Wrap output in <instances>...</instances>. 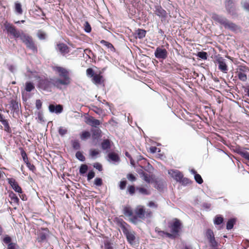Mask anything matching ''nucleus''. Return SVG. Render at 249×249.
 Segmentation results:
<instances>
[{"instance_id": "nucleus-45", "label": "nucleus", "mask_w": 249, "mask_h": 249, "mask_svg": "<svg viewBox=\"0 0 249 249\" xmlns=\"http://www.w3.org/2000/svg\"><path fill=\"white\" fill-rule=\"evenodd\" d=\"M238 77L239 79L243 82H245L247 80V74L244 72H238Z\"/></svg>"}, {"instance_id": "nucleus-13", "label": "nucleus", "mask_w": 249, "mask_h": 249, "mask_svg": "<svg viewBox=\"0 0 249 249\" xmlns=\"http://www.w3.org/2000/svg\"><path fill=\"white\" fill-rule=\"evenodd\" d=\"M168 174L173 178L176 181H180L183 177L182 173L179 170L175 169H171L168 170Z\"/></svg>"}, {"instance_id": "nucleus-8", "label": "nucleus", "mask_w": 249, "mask_h": 249, "mask_svg": "<svg viewBox=\"0 0 249 249\" xmlns=\"http://www.w3.org/2000/svg\"><path fill=\"white\" fill-rule=\"evenodd\" d=\"M249 148L236 146L233 149L235 153L239 155L241 157L249 161V152L247 151Z\"/></svg>"}, {"instance_id": "nucleus-43", "label": "nucleus", "mask_w": 249, "mask_h": 249, "mask_svg": "<svg viewBox=\"0 0 249 249\" xmlns=\"http://www.w3.org/2000/svg\"><path fill=\"white\" fill-rule=\"evenodd\" d=\"M104 249H115L113 243L107 240L104 242Z\"/></svg>"}, {"instance_id": "nucleus-20", "label": "nucleus", "mask_w": 249, "mask_h": 249, "mask_svg": "<svg viewBox=\"0 0 249 249\" xmlns=\"http://www.w3.org/2000/svg\"><path fill=\"white\" fill-rule=\"evenodd\" d=\"M86 123L91 125L92 127H96L100 124V122L97 119H94L92 116H89L87 118Z\"/></svg>"}, {"instance_id": "nucleus-31", "label": "nucleus", "mask_w": 249, "mask_h": 249, "mask_svg": "<svg viewBox=\"0 0 249 249\" xmlns=\"http://www.w3.org/2000/svg\"><path fill=\"white\" fill-rule=\"evenodd\" d=\"M88 170V166L86 164H81L79 167V174L83 176Z\"/></svg>"}, {"instance_id": "nucleus-49", "label": "nucleus", "mask_w": 249, "mask_h": 249, "mask_svg": "<svg viewBox=\"0 0 249 249\" xmlns=\"http://www.w3.org/2000/svg\"><path fill=\"white\" fill-rule=\"evenodd\" d=\"M68 132V130L66 128H64L62 126L58 128V133L61 136H64Z\"/></svg>"}, {"instance_id": "nucleus-14", "label": "nucleus", "mask_w": 249, "mask_h": 249, "mask_svg": "<svg viewBox=\"0 0 249 249\" xmlns=\"http://www.w3.org/2000/svg\"><path fill=\"white\" fill-rule=\"evenodd\" d=\"M10 108L11 111L17 115H19L20 109L19 106H20V104L16 100L12 99L10 102Z\"/></svg>"}, {"instance_id": "nucleus-28", "label": "nucleus", "mask_w": 249, "mask_h": 249, "mask_svg": "<svg viewBox=\"0 0 249 249\" xmlns=\"http://www.w3.org/2000/svg\"><path fill=\"white\" fill-rule=\"evenodd\" d=\"M123 213L126 216H132L133 213L130 206H125L123 209Z\"/></svg>"}, {"instance_id": "nucleus-24", "label": "nucleus", "mask_w": 249, "mask_h": 249, "mask_svg": "<svg viewBox=\"0 0 249 249\" xmlns=\"http://www.w3.org/2000/svg\"><path fill=\"white\" fill-rule=\"evenodd\" d=\"M92 132V138L94 140H98L101 137V130L98 128H92L91 130Z\"/></svg>"}, {"instance_id": "nucleus-6", "label": "nucleus", "mask_w": 249, "mask_h": 249, "mask_svg": "<svg viewBox=\"0 0 249 249\" xmlns=\"http://www.w3.org/2000/svg\"><path fill=\"white\" fill-rule=\"evenodd\" d=\"M4 26L7 33L12 35L14 38H19L21 36V32H20L18 31L14 26L8 23L7 21L4 22Z\"/></svg>"}, {"instance_id": "nucleus-50", "label": "nucleus", "mask_w": 249, "mask_h": 249, "mask_svg": "<svg viewBox=\"0 0 249 249\" xmlns=\"http://www.w3.org/2000/svg\"><path fill=\"white\" fill-rule=\"evenodd\" d=\"M127 192L131 195L133 196L135 193V188L133 185H129L127 189Z\"/></svg>"}, {"instance_id": "nucleus-16", "label": "nucleus", "mask_w": 249, "mask_h": 249, "mask_svg": "<svg viewBox=\"0 0 249 249\" xmlns=\"http://www.w3.org/2000/svg\"><path fill=\"white\" fill-rule=\"evenodd\" d=\"M8 183L12 187L14 191L18 193H22V191L21 187L19 186L18 182L14 178H9L7 179Z\"/></svg>"}, {"instance_id": "nucleus-53", "label": "nucleus", "mask_w": 249, "mask_h": 249, "mask_svg": "<svg viewBox=\"0 0 249 249\" xmlns=\"http://www.w3.org/2000/svg\"><path fill=\"white\" fill-rule=\"evenodd\" d=\"M95 173L93 170H90L89 171L87 174V180L88 181H90L91 179H92L95 177Z\"/></svg>"}, {"instance_id": "nucleus-11", "label": "nucleus", "mask_w": 249, "mask_h": 249, "mask_svg": "<svg viewBox=\"0 0 249 249\" xmlns=\"http://www.w3.org/2000/svg\"><path fill=\"white\" fill-rule=\"evenodd\" d=\"M154 55L157 59L164 60L167 57L168 52L165 48L158 47L156 49Z\"/></svg>"}, {"instance_id": "nucleus-23", "label": "nucleus", "mask_w": 249, "mask_h": 249, "mask_svg": "<svg viewBox=\"0 0 249 249\" xmlns=\"http://www.w3.org/2000/svg\"><path fill=\"white\" fill-rule=\"evenodd\" d=\"M101 147L103 150H108L111 148V141L108 139L103 140L101 143Z\"/></svg>"}, {"instance_id": "nucleus-15", "label": "nucleus", "mask_w": 249, "mask_h": 249, "mask_svg": "<svg viewBox=\"0 0 249 249\" xmlns=\"http://www.w3.org/2000/svg\"><path fill=\"white\" fill-rule=\"evenodd\" d=\"M216 62L218 64V69L224 73H227L228 71V67L225 62V60L222 57L216 59Z\"/></svg>"}, {"instance_id": "nucleus-26", "label": "nucleus", "mask_w": 249, "mask_h": 249, "mask_svg": "<svg viewBox=\"0 0 249 249\" xmlns=\"http://www.w3.org/2000/svg\"><path fill=\"white\" fill-rule=\"evenodd\" d=\"M9 197L10 198L11 202V203L14 205H18L19 202V199L17 196L13 192L9 193Z\"/></svg>"}, {"instance_id": "nucleus-19", "label": "nucleus", "mask_w": 249, "mask_h": 249, "mask_svg": "<svg viewBox=\"0 0 249 249\" xmlns=\"http://www.w3.org/2000/svg\"><path fill=\"white\" fill-rule=\"evenodd\" d=\"M48 231L47 229H42V231H40L38 234L37 240L38 242H43L47 238Z\"/></svg>"}, {"instance_id": "nucleus-21", "label": "nucleus", "mask_w": 249, "mask_h": 249, "mask_svg": "<svg viewBox=\"0 0 249 249\" xmlns=\"http://www.w3.org/2000/svg\"><path fill=\"white\" fill-rule=\"evenodd\" d=\"M56 49L59 51L63 55H65L69 52V47L64 43L58 44Z\"/></svg>"}, {"instance_id": "nucleus-10", "label": "nucleus", "mask_w": 249, "mask_h": 249, "mask_svg": "<svg viewBox=\"0 0 249 249\" xmlns=\"http://www.w3.org/2000/svg\"><path fill=\"white\" fill-rule=\"evenodd\" d=\"M225 8L228 13L232 16H237L235 4L232 0H227L225 3Z\"/></svg>"}, {"instance_id": "nucleus-55", "label": "nucleus", "mask_w": 249, "mask_h": 249, "mask_svg": "<svg viewBox=\"0 0 249 249\" xmlns=\"http://www.w3.org/2000/svg\"><path fill=\"white\" fill-rule=\"evenodd\" d=\"M191 182L190 180L186 178H184L183 177L181 178L180 181H179V183H182L183 185H186L189 184Z\"/></svg>"}, {"instance_id": "nucleus-58", "label": "nucleus", "mask_w": 249, "mask_h": 249, "mask_svg": "<svg viewBox=\"0 0 249 249\" xmlns=\"http://www.w3.org/2000/svg\"><path fill=\"white\" fill-rule=\"evenodd\" d=\"M94 168H96L99 171H102L103 170V167L101 164L98 162L94 163L93 164Z\"/></svg>"}, {"instance_id": "nucleus-27", "label": "nucleus", "mask_w": 249, "mask_h": 249, "mask_svg": "<svg viewBox=\"0 0 249 249\" xmlns=\"http://www.w3.org/2000/svg\"><path fill=\"white\" fill-rule=\"evenodd\" d=\"M146 31L144 29H138L136 31V34L137 36L136 38H138L139 39H142L146 35Z\"/></svg>"}, {"instance_id": "nucleus-1", "label": "nucleus", "mask_w": 249, "mask_h": 249, "mask_svg": "<svg viewBox=\"0 0 249 249\" xmlns=\"http://www.w3.org/2000/svg\"><path fill=\"white\" fill-rule=\"evenodd\" d=\"M53 70L56 72L59 78H54L55 84L56 86L61 87V90L67 88L71 83V78L70 77L69 71L60 66H54Z\"/></svg>"}, {"instance_id": "nucleus-48", "label": "nucleus", "mask_w": 249, "mask_h": 249, "mask_svg": "<svg viewBox=\"0 0 249 249\" xmlns=\"http://www.w3.org/2000/svg\"><path fill=\"white\" fill-rule=\"evenodd\" d=\"M87 75L89 77H92L95 75V72L92 68H88L86 70Z\"/></svg>"}, {"instance_id": "nucleus-36", "label": "nucleus", "mask_w": 249, "mask_h": 249, "mask_svg": "<svg viewBox=\"0 0 249 249\" xmlns=\"http://www.w3.org/2000/svg\"><path fill=\"white\" fill-rule=\"evenodd\" d=\"M158 232L159 234L162 236L165 235L167 237H168L170 238H171V239L175 238V235H174V234H173V233L171 234L169 232H166L164 231H159Z\"/></svg>"}, {"instance_id": "nucleus-18", "label": "nucleus", "mask_w": 249, "mask_h": 249, "mask_svg": "<svg viewBox=\"0 0 249 249\" xmlns=\"http://www.w3.org/2000/svg\"><path fill=\"white\" fill-rule=\"evenodd\" d=\"M108 159L107 160L109 162H112L114 163L119 162L120 161V158L119 155L113 152H110L107 155Z\"/></svg>"}, {"instance_id": "nucleus-46", "label": "nucleus", "mask_w": 249, "mask_h": 249, "mask_svg": "<svg viewBox=\"0 0 249 249\" xmlns=\"http://www.w3.org/2000/svg\"><path fill=\"white\" fill-rule=\"evenodd\" d=\"M194 178L196 181L199 184H201L203 182L202 178H201V176L198 174H196L195 176H194Z\"/></svg>"}, {"instance_id": "nucleus-59", "label": "nucleus", "mask_w": 249, "mask_h": 249, "mask_svg": "<svg viewBox=\"0 0 249 249\" xmlns=\"http://www.w3.org/2000/svg\"><path fill=\"white\" fill-rule=\"evenodd\" d=\"M127 182L126 180H121L120 182L119 188L121 190H124L126 187Z\"/></svg>"}, {"instance_id": "nucleus-5", "label": "nucleus", "mask_w": 249, "mask_h": 249, "mask_svg": "<svg viewBox=\"0 0 249 249\" xmlns=\"http://www.w3.org/2000/svg\"><path fill=\"white\" fill-rule=\"evenodd\" d=\"M118 225L122 229L124 234L126 236L127 241L132 244L135 239V236L132 233L129 232L127 229L126 227L128 226L127 224L122 220L121 221L118 223Z\"/></svg>"}, {"instance_id": "nucleus-12", "label": "nucleus", "mask_w": 249, "mask_h": 249, "mask_svg": "<svg viewBox=\"0 0 249 249\" xmlns=\"http://www.w3.org/2000/svg\"><path fill=\"white\" fill-rule=\"evenodd\" d=\"M169 227L171 229V232L177 235L181 229V223L178 219H175V221L171 223Z\"/></svg>"}, {"instance_id": "nucleus-42", "label": "nucleus", "mask_w": 249, "mask_h": 249, "mask_svg": "<svg viewBox=\"0 0 249 249\" xmlns=\"http://www.w3.org/2000/svg\"><path fill=\"white\" fill-rule=\"evenodd\" d=\"M8 70L12 73H14L17 71V66L11 64H7L6 65Z\"/></svg>"}, {"instance_id": "nucleus-33", "label": "nucleus", "mask_w": 249, "mask_h": 249, "mask_svg": "<svg viewBox=\"0 0 249 249\" xmlns=\"http://www.w3.org/2000/svg\"><path fill=\"white\" fill-rule=\"evenodd\" d=\"M15 12L18 15H21L23 13V10L21 7V5L19 2H16L15 4Z\"/></svg>"}, {"instance_id": "nucleus-37", "label": "nucleus", "mask_w": 249, "mask_h": 249, "mask_svg": "<svg viewBox=\"0 0 249 249\" xmlns=\"http://www.w3.org/2000/svg\"><path fill=\"white\" fill-rule=\"evenodd\" d=\"M75 157L80 161H84L86 160L85 156L83 154L82 152L78 151L75 154Z\"/></svg>"}, {"instance_id": "nucleus-52", "label": "nucleus", "mask_w": 249, "mask_h": 249, "mask_svg": "<svg viewBox=\"0 0 249 249\" xmlns=\"http://www.w3.org/2000/svg\"><path fill=\"white\" fill-rule=\"evenodd\" d=\"M37 36L39 38V39L44 40L46 38V34L45 33H44L41 31H39L37 34Z\"/></svg>"}, {"instance_id": "nucleus-39", "label": "nucleus", "mask_w": 249, "mask_h": 249, "mask_svg": "<svg viewBox=\"0 0 249 249\" xmlns=\"http://www.w3.org/2000/svg\"><path fill=\"white\" fill-rule=\"evenodd\" d=\"M100 43L105 46H106L107 48L114 50V47H113V45L109 42H107L105 40H102L100 41Z\"/></svg>"}, {"instance_id": "nucleus-61", "label": "nucleus", "mask_w": 249, "mask_h": 249, "mask_svg": "<svg viewBox=\"0 0 249 249\" xmlns=\"http://www.w3.org/2000/svg\"><path fill=\"white\" fill-rule=\"evenodd\" d=\"M36 107L37 109L39 110L42 107V102L40 100L37 99L36 101Z\"/></svg>"}, {"instance_id": "nucleus-34", "label": "nucleus", "mask_w": 249, "mask_h": 249, "mask_svg": "<svg viewBox=\"0 0 249 249\" xmlns=\"http://www.w3.org/2000/svg\"><path fill=\"white\" fill-rule=\"evenodd\" d=\"M19 150L20 151V154H21V157L22 158L23 160L24 161L25 163L26 164V163H28V162H29L28 160L27 154L25 152V151L24 150L23 148H22V147L19 148Z\"/></svg>"}, {"instance_id": "nucleus-30", "label": "nucleus", "mask_w": 249, "mask_h": 249, "mask_svg": "<svg viewBox=\"0 0 249 249\" xmlns=\"http://www.w3.org/2000/svg\"><path fill=\"white\" fill-rule=\"evenodd\" d=\"M224 218L221 215H216L214 219L213 223L215 225H219L223 223Z\"/></svg>"}, {"instance_id": "nucleus-35", "label": "nucleus", "mask_w": 249, "mask_h": 249, "mask_svg": "<svg viewBox=\"0 0 249 249\" xmlns=\"http://www.w3.org/2000/svg\"><path fill=\"white\" fill-rule=\"evenodd\" d=\"M136 190L138 191L140 194L143 195H149L150 194V192L143 187H137Z\"/></svg>"}, {"instance_id": "nucleus-7", "label": "nucleus", "mask_w": 249, "mask_h": 249, "mask_svg": "<svg viewBox=\"0 0 249 249\" xmlns=\"http://www.w3.org/2000/svg\"><path fill=\"white\" fill-rule=\"evenodd\" d=\"M205 237L208 239L211 247H217L218 243L215 240L213 231L212 230L208 229L206 230Z\"/></svg>"}, {"instance_id": "nucleus-57", "label": "nucleus", "mask_w": 249, "mask_h": 249, "mask_svg": "<svg viewBox=\"0 0 249 249\" xmlns=\"http://www.w3.org/2000/svg\"><path fill=\"white\" fill-rule=\"evenodd\" d=\"M26 165L30 170L32 171L33 172L36 171V167L33 164H31L30 162H28V163H26Z\"/></svg>"}, {"instance_id": "nucleus-9", "label": "nucleus", "mask_w": 249, "mask_h": 249, "mask_svg": "<svg viewBox=\"0 0 249 249\" xmlns=\"http://www.w3.org/2000/svg\"><path fill=\"white\" fill-rule=\"evenodd\" d=\"M154 8L155 14L161 18V21H165L167 17V12L162 8L161 5L159 4L155 5Z\"/></svg>"}, {"instance_id": "nucleus-29", "label": "nucleus", "mask_w": 249, "mask_h": 249, "mask_svg": "<svg viewBox=\"0 0 249 249\" xmlns=\"http://www.w3.org/2000/svg\"><path fill=\"white\" fill-rule=\"evenodd\" d=\"M236 223V219L235 218H230L229 219L227 222L226 224V229L228 230H230L233 228L234 225Z\"/></svg>"}, {"instance_id": "nucleus-32", "label": "nucleus", "mask_w": 249, "mask_h": 249, "mask_svg": "<svg viewBox=\"0 0 249 249\" xmlns=\"http://www.w3.org/2000/svg\"><path fill=\"white\" fill-rule=\"evenodd\" d=\"M35 89L33 83L31 82H27L25 83V90L27 92H31Z\"/></svg>"}, {"instance_id": "nucleus-41", "label": "nucleus", "mask_w": 249, "mask_h": 249, "mask_svg": "<svg viewBox=\"0 0 249 249\" xmlns=\"http://www.w3.org/2000/svg\"><path fill=\"white\" fill-rule=\"evenodd\" d=\"M0 122L4 126L5 130L7 132H9V131L10 130V127L9 125L8 121L4 119H2V120H1Z\"/></svg>"}, {"instance_id": "nucleus-3", "label": "nucleus", "mask_w": 249, "mask_h": 249, "mask_svg": "<svg viewBox=\"0 0 249 249\" xmlns=\"http://www.w3.org/2000/svg\"><path fill=\"white\" fill-rule=\"evenodd\" d=\"M19 38L28 49L32 50L34 53H37V48L35 45L31 36L21 31V36Z\"/></svg>"}, {"instance_id": "nucleus-64", "label": "nucleus", "mask_w": 249, "mask_h": 249, "mask_svg": "<svg viewBox=\"0 0 249 249\" xmlns=\"http://www.w3.org/2000/svg\"><path fill=\"white\" fill-rule=\"evenodd\" d=\"M242 5L243 8L247 11L249 12V2H245L242 3Z\"/></svg>"}, {"instance_id": "nucleus-56", "label": "nucleus", "mask_w": 249, "mask_h": 249, "mask_svg": "<svg viewBox=\"0 0 249 249\" xmlns=\"http://www.w3.org/2000/svg\"><path fill=\"white\" fill-rule=\"evenodd\" d=\"M248 71H249V69L246 66H240L239 68V71H238V72H244L246 73Z\"/></svg>"}, {"instance_id": "nucleus-40", "label": "nucleus", "mask_w": 249, "mask_h": 249, "mask_svg": "<svg viewBox=\"0 0 249 249\" xmlns=\"http://www.w3.org/2000/svg\"><path fill=\"white\" fill-rule=\"evenodd\" d=\"M90 136L91 135L89 131H84L82 132L80 138L82 140H85L90 138Z\"/></svg>"}, {"instance_id": "nucleus-62", "label": "nucleus", "mask_w": 249, "mask_h": 249, "mask_svg": "<svg viewBox=\"0 0 249 249\" xmlns=\"http://www.w3.org/2000/svg\"><path fill=\"white\" fill-rule=\"evenodd\" d=\"M127 178H128V180L131 181H134L136 179V178L135 177V176L131 173L128 174L127 175Z\"/></svg>"}, {"instance_id": "nucleus-22", "label": "nucleus", "mask_w": 249, "mask_h": 249, "mask_svg": "<svg viewBox=\"0 0 249 249\" xmlns=\"http://www.w3.org/2000/svg\"><path fill=\"white\" fill-rule=\"evenodd\" d=\"M92 81L95 85H101L104 83L103 77L100 74H95L92 79Z\"/></svg>"}, {"instance_id": "nucleus-38", "label": "nucleus", "mask_w": 249, "mask_h": 249, "mask_svg": "<svg viewBox=\"0 0 249 249\" xmlns=\"http://www.w3.org/2000/svg\"><path fill=\"white\" fill-rule=\"evenodd\" d=\"M72 148L74 150H79L80 149V144L79 141L77 140H72L71 142Z\"/></svg>"}, {"instance_id": "nucleus-54", "label": "nucleus", "mask_w": 249, "mask_h": 249, "mask_svg": "<svg viewBox=\"0 0 249 249\" xmlns=\"http://www.w3.org/2000/svg\"><path fill=\"white\" fill-rule=\"evenodd\" d=\"M141 178L147 183H149L150 182V176L145 172L141 176Z\"/></svg>"}, {"instance_id": "nucleus-51", "label": "nucleus", "mask_w": 249, "mask_h": 249, "mask_svg": "<svg viewBox=\"0 0 249 249\" xmlns=\"http://www.w3.org/2000/svg\"><path fill=\"white\" fill-rule=\"evenodd\" d=\"M84 31L87 33H89L91 31V28L89 23L86 21L84 25Z\"/></svg>"}, {"instance_id": "nucleus-17", "label": "nucleus", "mask_w": 249, "mask_h": 249, "mask_svg": "<svg viewBox=\"0 0 249 249\" xmlns=\"http://www.w3.org/2000/svg\"><path fill=\"white\" fill-rule=\"evenodd\" d=\"M49 111L51 113H55L56 114H60L62 112L63 110V106L60 104L53 105L50 104L49 106Z\"/></svg>"}, {"instance_id": "nucleus-44", "label": "nucleus", "mask_w": 249, "mask_h": 249, "mask_svg": "<svg viewBox=\"0 0 249 249\" xmlns=\"http://www.w3.org/2000/svg\"><path fill=\"white\" fill-rule=\"evenodd\" d=\"M197 55L198 57L203 60H206L208 57L207 53L204 51L198 52Z\"/></svg>"}, {"instance_id": "nucleus-25", "label": "nucleus", "mask_w": 249, "mask_h": 249, "mask_svg": "<svg viewBox=\"0 0 249 249\" xmlns=\"http://www.w3.org/2000/svg\"><path fill=\"white\" fill-rule=\"evenodd\" d=\"M135 213L140 218L143 219L145 216V210L142 206H139L135 209Z\"/></svg>"}, {"instance_id": "nucleus-4", "label": "nucleus", "mask_w": 249, "mask_h": 249, "mask_svg": "<svg viewBox=\"0 0 249 249\" xmlns=\"http://www.w3.org/2000/svg\"><path fill=\"white\" fill-rule=\"evenodd\" d=\"M212 18L214 20L223 25L226 29H229L232 31H235L237 29V26L235 24L229 22L226 18L221 15L214 14Z\"/></svg>"}, {"instance_id": "nucleus-2", "label": "nucleus", "mask_w": 249, "mask_h": 249, "mask_svg": "<svg viewBox=\"0 0 249 249\" xmlns=\"http://www.w3.org/2000/svg\"><path fill=\"white\" fill-rule=\"evenodd\" d=\"M37 79V88L44 91L50 92L52 91L53 87L56 89L61 90V87L57 86L55 84V79L54 78H49L47 77L38 76Z\"/></svg>"}, {"instance_id": "nucleus-60", "label": "nucleus", "mask_w": 249, "mask_h": 249, "mask_svg": "<svg viewBox=\"0 0 249 249\" xmlns=\"http://www.w3.org/2000/svg\"><path fill=\"white\" fill-rule=\"evenodd\" d=\"M3 241L4 242V243L8 245L9 244L11 243V238L9 236L6 235L3 238Z\"/></svg>"}, {"instance_id": "nucleus-47", "label": "nucleus", "mask_w": 249, "mask_h": 249, "mask_svg": "<svg viewBox=\"0 0 249 249\" xmlns=\"http://www.w3.org/2000/svg\"><path fill=\"white\" fill-rule=\"evenodd\" d=\"M94 184L97 187L101 186L103 184V180L101 178H96L94 181Z\"/></svg>"}, {"instance_id": "nucleus-63", "label": "nucleus", "mask_w": 249, "mask_h": 249, "mask_svg": "<svg viewBox=\"0 0 249 249\" xmlns=\"http://www.w3.org/2000/svg\"><path fill=\"white\" fill-rule=\"evenodd\" d=\"M155 187L159 190H161L163 188V183L160 181H156Z\"/></svg>"}]
</instances>
